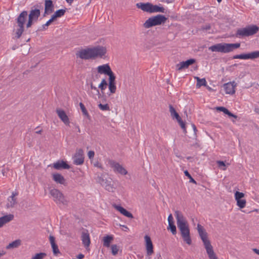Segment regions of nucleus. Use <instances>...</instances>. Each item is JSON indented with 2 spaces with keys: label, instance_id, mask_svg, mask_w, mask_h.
I'll list each match as a JSON object with an SVG mask.
<instances>
[{
  "label": "nucleus",
  "instance_id": "f257e3e1",
  "mask_svg": "<svg viewBox=\"0 0 259 259\" xmlns=\"http://www.w3.org/2000/svg\"><path fill=\"white\" fill-rule=\"evenodd\" d=\"M175 215L178 227L184 241L188 245L191 244L192 240L190 237V230L186 219L183 214L178 210L175 211Z\"/></svg>",
  "mask_w": 259,
  "mask_h": 259
},
{
  "label": "nucleus",
  "instance_id": "f03ea898",
  "mask_svg": "<svg viewBox=\"0 0 259 259\" xmlns=\"http://www.w3.org/2000/svg\"><path fill=\"white\" fill-rule=\"evenodd\" d=\"M106 53V49L103 47L98 46L93 48L82 49L76 53L77 57L84 60L102 58Z\"/></svg>",
  "mask_w": 259,
  "mask_h": 259
},
{
  "label": "nucleus",
  "instance_id": "7ed1b4c3",
  "mask_svg": "<svg viewBox=\"0 0 259 259\" xmlns=\"http://www.w3.org/2000/svg\"><path fill=\"white\" fill-rule=\"evenodd\" d=\"M240 43L227 44L220 43L211 46L208 49L212 52L228 53L233 51L234 50L239 48Z\"/></svg>",
  "mask_w": 259,
  "mask_h": 259
},
{
  "label": "nucleus",
  "instance_id": "20e7f679",
  "mask_svg": "<svg viewBox=\"0 0 259 259\" xmlns=\"http://www.w3.org/2000/svg\"><path fill=\"white\" fill-rule=\"evenodd\" d=\"M28 17V13L26 11H22L16 19L17 24L15 31V37L19 38L24 31V25Z\"/></svg>",
  "mask_w": 259,
  "mask_h": 259
},
{
  "label": "nucleus",
  "instance_id": "39448f33",
  "mask_svg": "<svg viewBox=\"0 0 259 259\" xmlns=\"http://www.w3.org/2000/svg\"><path fill=\"white\" fill-rule=\"evenodd\" d=\"M259 27L255 25H251L245 28L238 29L236 33L235 36L237 37H243L252 35L257 32Z\"/></svg>",
  "mask_w": 259,
  "mask_h": 259
},
{
  "label": "nucleus",
  "instance_id": "423d86ee",
  "mask_svg": "<svg viewBox=\"0 0 259 259\" xmlns=\"http://www.w3.org/2000/svg\"><path fill=\"white\" fill-rule=\"evenodd\" d=\"M167 20V18L164 15H157L148 18L144 23L143 26L146 28L159 25L164 24Z\"/></svg>",
  "mask_w": 259,
  "mask_h": 259
},
{
  "label": "nucleus",
  "instance_id": "0eeeda50",
  "mask_svg": "<svg viewBox=\"0 0 259 259\" xmlns=\"http://www.w3.org/2000/svg\"><path fill=\"white\" fill-rule=\"evenodd\" d=\"M98 182L109 192H113L115 190L112 180L110 178H106L102 175L98 177Z\"/></svg>",
  "mask_w": 259,
  "mask_h": 259
},
{
  "label": "nucleus",
  "instance_id": "6e6552de",
  "mask_svg": "<svg viewBox=\"0 0 259 259\" xmlns=\"http://www.w3.org/2000/svg\"><path fill=\"white\" fill-rule=\"evenodd\" d=\"M50 193L53 197L54 200L56 203L67 205L68 201L66 199L64 195L59 190L52 189L50 190Z\"/></svg>",
  "mask_w": 259,
  "mask_h": 259
},
{
  "label": "nucleus",
  "instance_id": "1a4fd4ad",
  "mask_svg": "<svg viewBox=\"0 0 259 259\" xmlns=\"http://www.w3.org/2000/svg\"><path fill=\"white\" fill-rule=\"evenodd\" d=\"M40 15V11L39 9H34L30 10L28 15V20L26 24V27L30 28L35 22H36Z\"/></svg>",
  "mask_w": 259,
  "mask_h": 259
},
{
  "label": "nucleus",
  "instance_id": "9d476101",
  "mask_svg": "<svg viewBox=\"0 0 259 259\" xmlns=\"http://www.w3.org/2000/svg\"><path fill=\"white\" fill-rule=\"evenodd\" d=\"M197 229L198 234L203 243L204 247L205 246L211 245L210 241L207 238V233L204 229L203 227L199 224H198Z\"/></svg>",
  "mask_w": 259,
  "mask_h": 259
},
{
  "label": "nucleus",
  "instance_id": "9b49d317",
  "mask_svg": "<svg viewBox=\"0 0 259 259\" xmlns=\"http://www.w3.org/2000/svg\"><path fill=\"white\" fill-rule=\"evenodd\" d=\"M73 164L76 165H82L84 163V156L82 149H78L72 157Z\"/></svg>",
  "mask_w": 259,
  "mask_h": 259
},
{
  "label": "nucleus",
  "instance_id": "f8f14e48",
  "mask_svg": "<svg viewBox=\"0 0 259 259\" xmlns=\"http://www.w3.org/2000/svg\"><path fill=\"white\" fill-rule=\"evenodd\" d=\"M259 58V51H253L247 54H241L233 56L234 59H255Z\"/></svg>",
  "mask_w": 259,
  "mask_h": 259
},
{
  "label": "nucleus",
  "instance_id": "ddd939ff",
  "mask_svg": "<svg viewBox=\"0 0 259 259\" xmlns=\"http://www.w3.org/2000/svg\"><path fill=\"white\" fill-rule=\"evenodd\" d=\"M109 164L115 172L122 175H125L127 174V171L119 163L111 160L109 161Z\"/></svg>",
  "mask_w": 259,
  "mask_h": 259
},
{
  "label": "nucleus",
  "instance_id": "4468645a",
  "mask_svg": "<svg viewBox=\"0 0 259 259\" xmlns=\"http://www.w3.org/2000/svg\"><path fill=\"white\" fill-rule=\"evenodd\" d=\"M144 239L146 242L145 245L147 255L148 256H151L154 253L153 245L152 241L150 237L148 235H146L144 237Z\"/></svg>",
  "mask_w": 259,
  "mask_h": 259
},
{
  "label": "nucleus",
  "instance_id": "2eb2a0df",
  "mask_svg": "<svg viewBox=\"0 0 259 259\" xmlns=\"http://www.w3.org/2000/svg\"><path fill=\"white\" fill-rule=\"evenodd\" d=\"M56 113L59 117V118L61 120V121L66 125H69L70 121L69 117L66 114L65 112L60 108H57L56 110Z\"/></svg>",
  "mask_w": 259,
  "mask_h": 259
},
{
  "label": "nucleus",
  "instance_id": "dca6fc26",
  "mask_svg": "<svg viewBox=\"0 0 259 259\" xmlns=\"http://www.w3.org/2000/svg\"><path fill=\"white\" fill-rule=\"evenodd\" d=\"M81 239L84 247L86 248L89 247L91 243V240L88 230L86 229L83 230L81 233Z\"/></svg>",
  "mask_w": 259,
  "mask_h": 259
},
{
  "label": "nucleus",
  "instance_id": "f3484780",
  "mask_svg": "<svg viewBox=\"0 0 259 259\" xmlns=\"http://www.w3.org/2000/svg\"><path fill=\"white\" fill-rule=\"evenodd\" d=\"M237 83L235 81L229 82L224 84V88L227 94L233 95L235 93V88Z\"/></svg>",
  "mask_w": 259,
  "mask_h": 259
},
{
  "label": "nucleus",
  "instance_id": "a211bd4d",
  "mask_svg": "<svg viewBox=\"0 0 259 259\" xmlns=\"http://www.w3.org/2000/svg\"><path fill=\"white\" fill-rule=\"evenodd\" d=\"M195 62L194 59H190L186 61H182L176 65L178 70H182L184 69L188 68L189 66Z\"/></svg>",
  "mask_w": 259,
  "mask_h": 259
},
{
  "label": "nucleus",
  "instance_id": "6ab92c4d",
  "mask_svg": "<svg viewBox=\"0 0 259 259\" xmlns=\"http://www.w3.org/2000/svg\"><path fill=\"white\" fill-rule=\"evenodd\" d=\"M18 195L17 192H13L12 195L8 198V203H7V208H13L17 203V198L15 197Z\"/></svg>",
  "mask_w": 259,
  "mask_h": 259
},
{
  "label": "nucleus",
  "instance_id": "aec40b11",
  "mask_svg": "<svg viewBox=\"0 0 259 259\" xmlns=\"http://www.w3.org/2000/svg\"><path fill=\"white\" fill-rule=\"evenodd\" d=\"M152 4L150 3H139L136 4V7L141 9L144 12L151 13Z\"/></svg>",
  "mask_w": 259,
  "mask_h": 259
},
{
  "label": "nucleus",
  "instance_id": "412c9836",
  "mask_svg": "<svg viewBox=\"0 0 259 259\" xmlns=\"http://www.w3.org/2000/svg\"><path fill=\"white\" fill-rule=\"evenodd\" d=\"M97 71L99 73L108 75L112 70L108 64L99 66L97 68Z\"/></svg>",
  "mask_w": 259,
  "mask_h": 259
},
{
  "label": "nucleus",
  "instance_id": "4be33fe9",
  "mask_svg": "<svg viewBox=\"0 0 259 259\" xmlns=\"http://www.w3.org/2000/svg\"><path fill=\"white\" fill-rule=\"evenodd\" d=\"M53 180L57 183L63 185H66V180L64 177L60 174L55 173L52 174Z\"/></svg>",
  "mask_w": 259,
  "mask_h": 259
},
{
  "label": "nucleus",
  "instance_id": "5701e85b",
  "mask_svg": "<svg viewBox=\"0 0 259 259\" xmlns=\"http://www.w3.org/2000/svg\"><path fill=\"white\" fill-rule=\"evenodd\" d=\"M53 167L56 169H69L70 166L63 160H58L53 164Z\"/></svg>",
  "mask_w": 259,
  "mask_h": 259
},
{
  "label": "nucleus",
  "instance_id": "b1692460",
  "mask_svg": "<svg viewBox=\"0 0 259 259\" xmlns=\"http://www.w3.org/2000/svg\"><path fill=\"white\" fill-rule=\"evenodd\" d=\"M113 206L117 210L119 211L121 214H122L124 216L129 218H133V214L130 212L126 210L123 207L116 204L113 205Z\"/></svg>",
  "mask_w": 259,
  "mask_h": 259
},
{
  "label": "nucleus",
  "instance_id": "393cba45",
  "mask_svg": "<svg viewBox=\"0 0 259 259\" xmlns=\"http://www.w3.org/2000/svg\"><path fill=\"white\" fill-rule=\"evenodd\" d=\"M205 248L209 259H218V257L214 253L211 245L205 246Z\"/></svg>",
  "mask_w": 259,
  "mask_h": 259
},
{
  "label": "nucleus",
  "instance_id": "a878e982",
  "mask_svg": "<svg viewBox=\"0 0 259 259\" xmlns=\"http://www.w3.org/2000/svg\"><path fill=\"white\" fill-rule=\"evenodd\" d=\"M45 13H51L54 11V5L51 0L45 1Z\"/></svg>",
  "mask_w": 259,
  "mask_h": 259
},
{
  "label": "nucleus",
  "instance_id": "bb28decb",
  "mask_svg": "<svg viewBox=\"0 0 259 259\" xmlns=\"http://www.w3.org/2000/svg\"><path fill=\"white\" fill-rule=\"evenodd\" d=\"M158 12L164 13H165V9L162 6H161V5H154L152 4L151 13Z\"/></svg>",
  "mask_w": 259,
  "mask_h": 259
},
{
  "label": "nucleus",
  "instance_id": "cd10ccee",
  "mask_svg": "<svg viewBox=\"0 0 259 259\" xmlns=\"http://www.w3.org/2000/svg\"><path fill=\"white\" fill-rule=\"evenodd\" d=\"M216 109L218 111L223 112L225 114L228 115L229 117H233L235 118H237V116L231 112H230L226 108L224 107H217Z\"/></svg>",
  "mask_w": 259,
  "mask_h": 259
},
{
  "label": "nucleus",
  "instance_id": "c85d7f7f",
  "mask_svg": "<svg viewBox=\"0 0 259 259\" xmlns=\"http://www.w3.org/2000/svg\"><path fill=\"white\" fill-rule=\"evenodd\" d=\"M21 245V240L19 239L16 240L12 242L9 243L7 246V249H13L18 247Z\"/></svg>",
  "mask_w": 259,
  "mask_h": 259
},
{
  "label": "nucleus",
  "instance_id": "c756f323",
  "mask_svg": "<svg viewBox=\"0 0 259 259\" xmlns=\"http://www.w3.org/2000/svg\"><path fill=\"white\" fill-rule=\"evenodd\" d=\"M169 108L170 115L173 119L176 118L177 120L181 117L171 105H169Z\"/></svg>",
  "mask_w": 259,
  "mask_h": 259
},
{
  "label": "nucleus",
  "instance_id": "7c9ffc66",
  "mask_svg": "<svg viewBox=\"0 0 259 259\" xmlns=\"http://www.w3.org/2000/svg\"><path fill=\"white\" fill-rule=\"evenodd\" d=\"M113 237L112 236L107 235L103 238V245L105 247H109L110 242L113 240Z\"/></svg>",
  "mask_w": 259,
  "mask_h": 259
},
{
  "label": "nucleus",
  "instance_id": "2f4dec72",
  "mask_svg": "<svg viewBox=\"0 0 259 259\" xmlns=\"http://www.w3.org/2000/svg\"><path fill=\"white\" fill-rule=\"evenodd\" d=\"M195 78L197 80L196 87L200 88L201 86H205L206 85V81L204 78H200L198 77H195Z\"/></svg>",
  "mask_w": 259,
  "mask_h": 259
},
{
  "label": "nucleus",
  "instance_id": "473e14b6",
  "mask_svg": "<svg viewBox=\"0 0 259 259\" xmlns=\"http://www.w3.org/2000/svg\"><path fill=\"white\" fill-rule=\"evenodd\" d=\"M65 12L66 9L58 10L55 12V13L52 15V16L55 19H56L57 18H59L63 16L65 14Z\"/></svg>",
  "mask_w": 259,
  "mask_h": 259
},
{
  "label": "nucleus",
  "instance_id": "72a5a7b5",
  "mask_svg": "<svg viewBox=\"0 0 259 259\" xmlns=\"http://www.w3.org/2000/svg\"><path fill=\"white\" fill-rule=\"evenodd\" d=\"M14 215L12 214H9L6 215H4L2 218V220L4 221V223L5 224L8 223L13 220L14 219Z\"/></svg>",
  "mask_w": 259,
  "mask_h": 259
},
{
  "label": "nucleus",
  "instance_id": "f704fd0d",
  "mask_svg": "<svg viewBox=\"0 0 259 259\" xmlns=\"http://www.w3.org/2000/svg\"><path fill=\"white\" fill-rule=\"evenodd\" d=\"M55 20V19H54V18L53 16H52L50 20H49L45 24L42 25L41 28L38 29V31L46 30L47 28V27L48 26H49L51 24V23Z\"/></svg>",
  "mask_w": 259,
  "mask_h": 259
},
{
  "label": "nucleus",
  "instance_id": "c9c22d12",
  "mask_svg": "<svg viewBox=\"0 0 259 259\" xmlns=\"http://www.w3.org/2000/svg\"><path fill=\"white\" fill-rule=\"evenodd\" d=\"M167 230H169L173 235H176L177 233V229L174 223H168Z\"/></svg>",
  "mask_w": 259,
  "mask_h": 259
},
{
  "label": "nucleus",
  "instance_id": "e433bc0d",
  "mask_svg": "<svg viewBox=\"0 0 259 259\" xmlns=\"http://www.w3.org/2000/svg\"><path fill=\"white\" fill-rule=\"evenodd\" d=\"M108 87L109 91L111 94L115 93L116 90L115 82H109Z\"/></svg>",
  "mask_w": 259,
  "mask_h": 259
},
{
  "label": "nucleus",
  "instance_id": "4c0bfd02",
  "mask_svg": "<svg viewBox=\"0 0 259 259\" xmlns=\"http://www.w3.org/2000/svg\"><path fill=\"white\" fill-rule=\"evenodd\" d=\"M236 201L237 206H239L240 208H243L245 206L246 201L245 199H239L236 200Z\"/></svg>",
  "mask_w": 259,
  "mask_h": 259
},
{
  "label": "nucleus",
  "instance_id": "58836bf2",
  "mask_svg": "<svg viewBox=\"0 0 259 259\" xmlns=\"http://www.w3.org/2000/svg\"><path fill=\"white\" fill-rule=\"evenodd\" d=\"M47 256V254L45 252H40L36 253L31 259H43Z\"/></svg>",
  "mask_w": 259,
  "mask_h": 259
},
{
  "label": "nucleus",
  "instance_id": "ea45409f",
  "mask_svg": "<svg viewBox=\"0 0 259 259\" xmlns=\"http://www.w3.org/2000/svg\"><path fill=\"white\" fill-rule=\"evenodd\" d=\"M51 246H52V248L53 249V253L55 255H56L60 253V250L58 248V246L56 243L54 244V245L53 244L51 245Z\"/></svg>",
  "mask_w": 259,
  "mask_h": 259
},
{
  "label": "nucleus",
  "instance_id": "a19ab883",
  "mask_svg": "<svg viewBox=\"0 0 259 259\" xmlns=\"http://www.w3.org/2000/svg\"><path fill=\"white\" fill-rule=\"evenodd\" d=\"M98 107L102 111H109L110 110L109 106L107 104H102L100 103L98 105Z\"/></svg>",
  "mask_w": 259,
  "mask_h": 259
},
{
  "label": "nucleus",
  "instance_id": "79ce46f5",
  "mask_svg": "<svg viewBox=\"0 0 259 259\" xmlns=\"http://www.w3.org/2000/svg\"><path fill=\"white\" fill-rule=\"evenodd\" d=\"M107 85V82L105 79H103L101 83L99 85V88H100L102 91L104 90Z\"/></svg>",
  "mask_w": 259,
  "mask_h": 259
},
{
  "label": "nucleus",
  "instance_id": "37998d69",
  "mask_svg": "<svg viewBox=\"0 0 259 259\" xmlns=\"http://www.w3.org/2000/svg\"><path fill=\"white\" fill-rule=\"evenodd\" d=\"M244 197V194L242 192L236 191L235 193V198L236 200H238L239 199H241Z\"/></svg>",
  "mask_w": 259,
  "mask_h": 259
},
{
  "label": "nucleus",
  "instance_id": "c03bdc74",
  "mask_svg": "<svg viewBox=\"0 0 259 259\" xmlns=\"http://www.w3.org/2000/svg\"><path fill=\"white\" fill-rule=\"evenodd\" d=\"M111 250L112 253L113 255H115L117 254L118 251V247L116 244H113L111 245Z\"/></svg>",
  "mask_w": 259,
  "mask_h": 259
},
{
  "label": "nucleus",
  "instance_id": "a18cd8bd",
  "mask_svg": "<svg viewBox=\"0 0 259 259\" xmlns=\"http://www.w3.org/2000/svg\"><path fill=\"white\" fill-rule=\"evenodd\" d=\"M107 75L109 76V82H115V76L112 71Z\"/></svg>",
  "mask_w": 259,
  "mask_h": 259
},
{
  "label": "nucleus",
  "instance_id": "49530a36",
  "mask_svg": "<svg viewBox=\"0 0 259 259\" xmlns=\"http://www.w3.org/2000/svg\"><path fill=\"white\" fill-rule=\"evenodd\" d=\"M79 106L80 107V109H81V111L82 112L83 114L85 116H89L88 112L84 105H83V104L82 103H80Z\"/></svg>",
  "mask_w": 259,
  "mask_h": 259
},
{
  "label": "nucleus",
  "instance_id": "de8ad7c7",
  "mask_svg": "<svg viewBox=\"0 0 259 259\" xmlns=\"http://www.w3.org/2000/svg\"><path fill=\"white\" fill-rule=\"evenodd\" d=\"M184 174L186 176H187L188 178L190 179V182L193 183L194 184H196V181L192 177L191 175L189 174V172L187 170H185L184 171Z\"/></svg>",
  "mask_w": 259,
  "mask_h": 259
},
{
  "label": "nucleus",
  "instance_id": "09e8293b",
  "mask_svg": "<svg viewBox=\"0 0 259 259\" xmlns=\"http://www.w3.org/2000/svg\"><path fill=\"white\" fill-rule=\"evenodd\" d=\"M178 123L181 126V128L183 130L184 132L186 131V126L185 122L182 120L181 118H179L177 119Z\"/></svg>",
  "mask_w": 259,
  "mask_h": 259
},
{
  "label": "nucleus",
  "instance_id": "8fccbe9b",
  "mask_svg": "<svg viewBox=\"0 0 259 259\" xmlns=\"http://www.w3.org/2000/svg\"><path fill=\"white\" fill-rule=\"evenodd\" d=\"M217 163L218 164L219 167L221 168L223 170H225L226 165L224 161H217Z\"/></svg>",
  "mask_w": 259,
  "mask_h": 259
},
{
  "label": "nucleus",
  "instance_id": "3c124183",
  "mask_svg": "<svg viewBox=\"0 0 259 259\" xmlns=\"http://www.w3.org/2000/svg\"><path fill=\"white\" fill-rule=\"evenodd\" d=\"M90 86H91V89L92 90H93L95 91V95H98V96L99 97L100 96V94L99 91L97 89V88L95 86L93 85L92 83H91Z\"/></svg>",
  "mask_w": 259,
  "mask_h": 259
},
{
  "label": "nucleus",
  "instance_id": "603ef678",
  "mask_svg": "<svg viewBox=\"0 0 259 259\" xmlns=\"http://www.w3.org/2000/svg\"><path fill=\"white\" fill-rule=\"evenodd\" d=\"M95 155V152L93 151H89L88 153V156L90 159H93Z\"/></svg>",
  "mask_w": 259,
  "mask_h": 259
},
{
  "label": "nucleus",
  "instance_id": "864d4df0",
  "mask_svg": "<svg viewBox=\"0 0 259 259\" xmlns=\"http://www.w3.org/2000/svg\"><path fill=\"white\" fill-rule=\"evenodd\" d=\"M49 240H50V243L51 245H52V244L54 245V244L56 243H55V238L54 236L50 235L49 237Z\"/></svg>",
  "mask_w": 259,
  "mask_h": 259
},
{
  "label": "nucleus",
  "instance_id": "5fc2aeb1",
  "mask_svg": "<svg viewBox=\"0 0 259 259\" xmlns=\"http://www.w3.org/2000/svg\"><path fill=\"white\" fill-rule=\"evenodd\" d=\"M168 222L170 223H174L173 217L171 214H170L168 217Z\"/></svg>",
  "mask_w": 259,
  "mask_h": 259
},
{
  "label": "nucleus",
  "instance_id": "6e6d98bb",
  "mask_svg": "<svg viewBox=\"0 0 259 259\" xmlns=\"http://www.w3.org/2000/svg\"><path fill=\"white\" fill-rule=\"evenodd\" d=\"M211 27L209 24H207L202 27L203 30H208L210 29Z\"/></svg>",
  "mask_w": 259,
  "mask_h": 259
},
{
  "label": "nucleus",
  "instance_id": "4d7b16f0",
  "mask_svg": "<svg viewBox=\"0 0 259 259\" xmlns=\"http://www.w3.org/2000/svg\"><path fill=\"white\" fill-rule=\"evenodd\" d=\"M84 255L82 253H79V254H78L76 256V257L78 259H82L83 258H84Z\"/></svg>",
  "mask_w": 259,
  "mask_h": 259
},
{
  "label": "nucleus",
  "instance_id": "13d9d810",
  "mask_svg": "<svg viewBox=\"0 0 259 259\" xmlns=\"http://www.w3.org/2000/svg\"><path fill=\"white\" fill-rule=\"evenodd\" d=\"M154 259H162V257L160 253H157Z\"/></svg>",
  "mask_w": 259,
  "mask_h": 259
},
{
  "label": "nucleus",
  "instance_id": "bf43d9fd",
  "mask_svg": "<svg viewBox=\"0 0 259 259\" xmlns=\"http://www.w3.org/2000/svg\"><path fill=\"white\" fill-rule=\"evenodd\" d=\"M94 165L100 168H102V165L99 162H96V163L94 164Z\"/></svg>",
  "mask_w": 259,
  "mask_h": 259
},
{
  "label": "nucleus",
  "instance_id": "052dcab7",
  "mask_svg": "<svg viewBox=\"0 0 259 259\" xmlns=\"http://www.w3.org/2000/svg\"><path fill=\"white\" fill-rule=\"evenodd\" d=\"M5 224H6L4 221L2 220V218H0V228L2 227Z\"/></svg>",
  "mask_w": 259,
  "mask_h": 259
},
{
  "label": "nucleus",
  "instance_id": "680f3d73",
  "mask_svg": "<svg viewBox=\"0 0 259 259\" xmlns=\"http://www.w3.org/2000/svg\"><path fill=\"white\" fill-rule=\"evenodd\" d=\"M6 252L4 250L0 251V257L5 254Z\"/></svg>",
  "mask_w": 259,
  "mask_h": 259
},
{
  "label": "nucleus",
  "instance_id": "e2e57ef3",
  "mask_svg": "<svg viewBox=\"0 0 259 259\" xmlns=\"http://www.w3.org/2000/svg\"><path fill=\"white\" fill-rule=\"evenodd\" d=\"M253 251L255 252L256 254L259 255V249H257L256 248H254L253 249Z\"/></svg>",
  "mask_w": 259,
  "mask_h": 259
},
{
  "label": "nucleus",
  "instance_id": "0e129e2a",
  "mask_svg": "<svg viewBox=\"0 0 259 259\" xmlns=\"http://www.w3.org/2000/svg\"><path fill=\"white\" fill-rule=\"evenodd\" d=\"M42 132V130H37L35 132V133L37 134H40Z\"/></svg>",
  "mask_w": 259,
  "mask_h": 259
},
{
  "label": "nucleus",
  "instance_id": "69168bd1",
  "mask_svg": "<svg viewBox=\"0 0 259 259\" xmlns=\"http://www.w3.org/2000/svg\"><path fill=\"white\" fill-rule=\"evenodd\" d=\"M67 3H68L69 4H71L72 2H73V0H66Z\"/></svg>",
  "mask_w": 259,
  "mask_h": 259
},
{
  "label": "nucleus",
  "instance_id": "338daca9",
  "mask_svg": "<svg viewBox=\"0 0 259 259\" xmlns=\"http://www.w3.org/2000/svg\"><path fill=\"white\" fill-rule=\"evenodd\" d=\"M192 126L193 127L194 132H195L197 130L196 126L194 124H192Z\"/></svg>",
  "mask_w": 259,
  "mask_h": 259
},
{
  "label": "nucleus",
  "instance_id": "774afa93",
  "mask_svg": "<svg viewBox=\"0 0 259 259\" xmlns=\"http://www.w3.org/2000/svg\"><path fill=\"white\" fill-rule=\"evenodd\" d=\"M254 111L256 112V113H259V108H255V109H254Z\"/></svg>",
  "mask_w": 259,
  "mask_h": 259
}]
</instances>
